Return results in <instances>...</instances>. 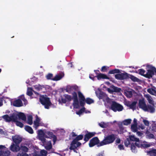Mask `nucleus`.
<instances>
[{"label": "nucleus", "instance_id": "obj_1", "mask_svg": "<svg viewBox=\"0 0 156 156\" xmlns=\"http://www.w3.org/2000/svg\"><path fill=\"white\" fill-rule=\"evenodd\" d=\"M96 94L99 99H103L107 107L114 112H120L123 110V107L121 105L115 101H112L105 93L101 92L99 90L96 91Z\"/></svg>", "mask_w": 156, "mask_h": 156}, {"label": "nucleus", "instance_id": "obj_2", "mask_svg": "<svg viewBox=\"0 0 156 156\" xmlns=\"http://www.w3.org/2000/svg\"><path fill=\"white\" fill-rule=\"evenodd\" d=\"M17 117H19L23 121H26V116L24 114L22 113H14L10 116L8 115H5L2 116V118L6 122H14L16 120Z\"/></svg>", "mask_w": 156, "mask_h": 156}, {"label": "nucleus", "instance_id": "obj_3", "mask_svg": "<svg viewBox=\"0 0 156 156\" xmlns=\"http://www.w3.org/2000/svg\"><path fill=\"white\" fill-rule=\"evenodd\" d=\"M139 106L140 108L145 112H148L151 113L154 112L155 109L154 106L147 105L145 103L144 98L140 99L139 101Z\"/></svg>", "mask_w": 156, "mask_h": 156}, {"label": "nucleus", "instance_id": "obj_4", "mask_svg": "<svg viewBox=\"0 0 156 156\" xmlns=\"http://www.w3.org/2000/svg\"><path fill=\"white\" fill-rule=\"evenodd\" d=\"M115 139V136L114 134L108 135L105 137L104 139L99 144L100 146L111 144Z\"/></svg>", "mask_w": 156, "mask_h": 156}, {"label": "nucleus", "instance_id": "obj_5", "mask_svg": "<svg viewBox=\"0 0 156 156\" xmlns=\"http://www.w3.org/2000/svg\"><path fill=\"white\" fill-rule=\"evenodd\" d=\"M78 93L79 98H80V101L81 106H83L85 104V102H86L87 104H89L93 103V100L90 98H87L85 99L84 96L80 91H79L78 92Z\"/></svg>", "mask_w": 156, "mask_h": 156}, {"label": "nucleus", "instance_id": "obj_6", "mask_svg": "<svg viewBox=\"0 0 156 156\" xmlns=\"http://www.w3.org/2000/svg\"><path fill=\"white\" fill-rule=\"evenodd\" d=\"M40 100L41 104L44 106L46 108L48 109L51 105L49 98L46 96H40Z\"/></svg>", "mask_w": 156, "mask_h": 156}, {"label": "nucleus", "instance_id": "obj_7", "mask_svg": "<svg viewBox=\"0 0 156 156\" xmlns=\"http://www.w3.org/2000/svg\"><path fill=\"white\" fill-rule=\"evenodd\" d=\"M21 100H22L24 103V104L27 103V101L24 98L23 96H21L20 99H18L14 101L13 105L14 106L16 107H20L23 106V103Z\"/></svg>", "mask_w": 156, "mask_h": 156}, {"label": "nucleus", "instance_id": "obj_8", "mask_svg": "<svg viewBox=\"0 0 156 156\" xmlns=\"http://www.w3.org/2000/svg\"><path fill=\"white\" fill-rule=\"evenodd\" d=\"M147 67L148 69L147 73L145 74V76L150 78L154 75V73H156V69L151 66H148Z\"/></svg>", "mask_w": 156, "mask_h": 156}, {"label": "nucleus", "instance_id": "obj_9", "mask_svg": "<svg viewBox=\"0 0 156 156\" xmlns=\"http://www.w3.org/2000/svg\"><path fill=\"white\" fill-rule=\"evenodd\" d=\"M10 151L4 146L0 145V156H9Z\"/></svg>", "mask_w": 156, "mask_h": 156}, {"label": "nucleus", "instance_id": "obj_10", "mask_svg": "<svg viewBox=\"0 0 156 156\" xmlns=\"http://www.w3.org/2000/svg\"><path fill=\"white\" fill-rule=\"evenodd\" d=\"M73 106L74 108H78L80 107V104L77 98V94L76 92L73 93Z\"/></svg>", "mask_w": 156, "mask_h": 156}, {"label": "nucleus", "instance_id": "obj_11", "mask_svg": "<svg viewBox=\"0 0 156 156\" xmlns=\"http://www.w3.org/2000/svg\"><path fill=\"white\" fill-rule=\"evenodd\" d=\"M79 89V87L76 85L72 86L69 85L67 87L66 90L68 92L71 93L73 95V93L76 92L75 91L78 90Z\"/></svg>", "mask_w": 156, "mask_h": 156}, {"label": "nucleus", "instance_id": "obj_12", "mask_svg": "<svg viewBox=\"0 0 156 156\" xmlns=\"http://www.w3.org/2000/svg\"><path fill=\"white\" fill-rule=\"evenodd\" d=\"M41 142L47 150H50L51 148L52 145L50 140H47L45 139L44 140V141Z\"/></svg>", "mask_w": 156, "mask_h": 156}, {"label": "nucleus", "instance_id": "obj_13", "mask_svg": "<svg viewBox=\"0 0 156 156\" xmlns=\"http://www.w3.org/2000/svg\"><path fill=\"white\" fill-rule=\"evenodd\" d=\"M38 132V139L41 141H44V140L45 139V137H46L44 131L42 130H39Z\"/></svg>", "mask_w": 156, "mask_h": 156}, {"label": "nucleus", "instance_id": "obj_14", "mask_svg": "<svg viewBox=\"0 0 156 156\" xmlns=\"http://www.w3.org/2000/svg\"><path fill=\"white\" fill-rule=\"evenodd\" d=\"M81 144L80 143L76 141V140H74L71 144L69 148L71 150H73L79 146Z\"/></svg>", "mask_w": 156, "mask_h": 156}, {"label": "nucleus", "instance_id": "obj_15", "mask_svg": "<svg viewBox=\"0 0 156 156\" xmlns=\"http://www.w3.org/2000/svg\"><path fill=\"white\" fill-rule=\"evenodd\" d=\"M10 149L13 152H17L20 150V148L17 144H13L11 145Z\"/></svg>", "mask_w": 156, "mask_h": 156}, {"label": "nucleus", "instance_id": "obj_16", "mask_svg": "<svg viewBox=\"0 0 156 156\" xmlns=\"http://www.w3.org/2000/svg\"><path fill=\"white\" fill-rule=\"evenodd\" d=\"M99 142L98 138L97 137H95L92 139L90 141L89 145L90 147H92L95 145L98 144Z\"/></svg>", "mask_w": 156, "mask_h": 156}, {"label": "nucleus", "instance_id": "obj_17", "mask_svg": "<svg viewBox=\"0 0 156 156\" xmlns=\"http://www.w3.org/2000/svg\"><path fill=\"white\" fill-rule=\"evenodd\" d=\"M121 90L120 88L112 86L111 89L108 88L107 90L108 92L110 93H112L113 92H119Z\"/></svg>", "mask_w": 156, "mask_h": 156}, {"label": "nucleus", "instance_id": "obj_18", "mask_svg": "<svg viewBox=\"0 0 156 156\" xmlns=\"http://www.w3.org/2000/svg\"><path fill=\"white\" fill-rule=\"evenodd\" d=\"M39 152H40L41 155L42 156L46 155L47 153V151L45 150H42L40 151L39 150H37V151H35L33 156H41L38 154Z\"/></svg>", "mask_w": 156, "mask_h": 156}, {"label": "nucleus", "instance_id": "obj_19", "mask_svg": "<svg viewBox=\"0 0 156 156\" xmlns=\"http://www.w3.org/2000/svg\"><path fill=\"white\" fill-rule=\"evenodd\" d=\"M72 98L70 95L67 94L64 95L62 98V100L63 103H66L67 101H70Z\"/></svg>", "mask_w": 156, "mask_h": 156}, {"label": "nucleus", "instance_id": "obj_20", "mask_svg": "<svg viewBox=\"0 0 156 156\" xmlns=\"http://www.w3.org/2000/svg\"><path fill=\"white\" fill-rule=\"evenodd\" d=\"M129 138L130 140L132 141H136V142L135 143V144L136 146L138 147H139V140L138 138H137L135 137V136L134 135H130L129 136Z\"/></svg>", "mask_w": 156, "mask_h": 156}, {"label": "nucleus", "instance_id": "obj_21", "mask_svg": "<svg viewBox=\"0 0 156 156\" xmlns=\"http://www.w3.org/2000/svg\"><path fill=\"white\" fill-rule=\"evenodd\" d=\"M41 119L37 116L36 117V119L34 122V127L36 129L41 125Z\"/></svg>", "mask_w": 156, "mask_h": 156}, {"label": "nucleus", "instance_id": "obj_22", "mask_svg": "<svg viewBox=\"0 0 156 156\" xmlns=\"http://www.w3.org/2000/svg\"><path fill=\"white\" fill-rule=\"evenodd\" d=\"M134 92V90L132 89H129L128 90H125V95L128 98L131 97L133 94Z\"/></svg>", "mask_w": 156, "mask_h": 156}, {"label": "nucleus", "instance_id": "obj_23", "mask_svg": "<svg viewBox=\"0 0 156 156\" xmlns=\"http://www.w3.org/2000/svg\"><path fill=\"white\" fill-rule=\"evenodd\" d=\"M13 141L15 144L20 143L21 141V138L19 136H15L12 137Z\"/></svg>", "mask_w": 156, "mask_h": 156}, {"label": "nucleus", "instance_id": "obj_24", "mask_svg": "<svg viewBox=\"0 0 156 156\" xmlns=\"http://www.w3.org/2000/svg\"><path fill=\"white\" fill-rule=\"evenodd\" d=\"M95 133L94 132L88 133H87L85 136L84 140L85 141H87L91 137L95 135Z\"/></svg>", "mask_w": 156, "mask_h": 156}, {"label": "nucleus", "instance_id": "obj_25", "mask_svg": "<svg viewBox=\"0 0 156 156\" xmlns=\"http://www.w3.org/2000/svg\"><path fill=\"white\" fill-rule=\"evenodd\" d=\"M147 91L149 93L152 95H155L156 94V89L154 87H152L151 88H148L147 90Z\"/></svg>", "mask_w": 156, "mask_h": 156}, {"label": "nucleus", "instance_id": "obj_26", "mask_svg": "<svg viewBox=\"0 0 156 156\" xmlns=\"http://www.w3.org/2000/svg\"><path fill=\"white\" fill-rule=\"evenodd\" d=\"M96 77L98 80L101 79H108V77L106 75L102 73L98 74Z\"/></svg>", "mask_w": 156, "mask_h": 156}, {"label": "nucleus", "instance_id": "obj_27", "mask_svg": "<svg viewBox=\"0 0 156 156\" xmlns=\"http://www.w3.org/2000/svg\"><path fill=\"white\" fill-rule=\"evenodd\" d=\"M64 76L63 73H62L57 75L55 77L52 79L53 80L57 81L60 80Z\"/></svg>", "mask_w": 156, "mask_h": 156}, {"label": "nucleus", "instance_id": "obj_28", "mask_svg": "<svg viewBox=\"0 0 156 156\" xmlns=\"http://www.w3.org/2000/svg\"><path fill=\"white\" fill-rule=\"evenodd\" d=\"M145 97L147 98L148 102L152 105L154 104V102L151 96L149 94L145 95Z\"/></svg>", "mask_w": 156, "mask_h": 156}, {"label": "nucleus", "instance_id": "obj_29", "mask_svg": "<svg viewBox=\"0 0 156 156\" xmlns=\"http://www.w3.org/2000/svg\"><path fill=\"white\" fill-rule=\"evenodd\" d=\"M20 119H21L19 117H17L16 120V121H14V122H16V125L17 126H19L21 128H22L23 126V124L22 123L19 121V120Z\"/></svg>", "mask_w": 156, "mask_h": 156}, {"label": "nucleus", "instance_id": "obj_30", "mask_svg": "<svg viewBox=\"0 0 156 156\" xmlns=\"http://www.w3.org/2000/svg\"><path fill=\"white\" fill-rule=\"evenodd\" d=\"M25 130L30 134H33L34 131L32 128L29 126H26L25 127Z\"/></svg>", "mask_w": 156, "mask_h": 156}, {"label": "nucleus", "instance_id": "obj_31", "mask_svg": "<svg viewBox=\"0 0 156 156\" xmlns=\"http://www.w3.org/2000/svg\"><path fill=\"white\" fill-rule=\"evenodd\" d=\"M34 87L36 90H43L44 87V86H42L39 84L35 85Z\"/></svg>", "mask_w": 156, "mask_h": 156}, {"label": "nucleus", "instance_id": "obj_32", "mask_svg": "<svg viewBox=\"0 0 156 156\" xmlns=\"http://www.w3.org/2000/svg\"><path fill=\"white\" fill-rule=\"evenodd\" d=\"M131 121V120L130 119L125 120L122 122V124L127 126L130 123Z\"/></svg>", "mask_w": 156, "mask_h": 156}, {"label": "nucleus", "instance_id": "obj_33", "mask_svg": "<svg viewBox=\"0 0 156 156\" xmlns=\"http://www.w3.org/2000/svg\"><path fill=\"white\" fill-rule=\"evenodd\" d=\"M27 123L31 125L32 123V117L31 115L28 116L27 119Z\"/></svg>", "mask_w": 156, "mask_h": 156}, {"label": "nucleus", "instance_id": "obj_34", "mask_svg": "<svg viewBox=\"0 0 156 156\" xmlns=\"http://www.w3.org/2000/svg\"><path fill=\"white\" fill-rule=\"evenodd\" d=\"M146 136L149 139L154 138V135L151 133H149V132L147 130L146 132Z\"/></svg>", "mask_w": 156, "mask_h": 156}, {"label": "nucleus", "instance_id": "obj_35", "mask_svg": "<svg viewBox=\"0 0 156 156\" xmlns=\"http://www.w3.org/2000/svg\"><path fill=\"white\" fill-rule=\"evenodd\" d=\"M148 154L151 156H156V150H153L150 151Z\"/></svg>", "mask_w": 156, "mask_h": 156}, {"label": "nucleus", "instance_id": "obj_36", "mask_svg": "<svg viewBox=\"0 0 156 156\" xmlns=\"http://www.w3.org/2000/svg\"><path fill=\"white\" fill-rule=\"evenodd\" d=\"M136 103V102L134 101L132 103L130 104H129V106L130 108L133 109L135 107Z\"/></svg>", "mask_w": 156, "mask_h": 156}, {"label": "nucleus", "instance_id": "obj_37", "mask_svg": "<svg viewBox=\"0 0 156 156\" xmlns=\"http://www.w3.org/2000/svg\"><path fill=\"white\" fill-rule=\"evenodd\" d=\"M131 129L134 132H136L137 130V125L133 124L131 126Z\"/></svg>", "mask_w": 156, "mask_h": 156}, {"label": "nucleus", "instance_id": "obj_38", "mask_svg": "<svg viewBox=\"0 0 156 156\" xmlns=\"http://www.w3.org/2000/svg\"><path fill=\"white\" fill-rule=\"evenodd\" d=\"M99 125L102 128L106 127L108 126L107 123L104 122H101L99 123Z\"/></svg>", "mask_w": 156, "mask_h": 156}, {"label": "nucleus", "instance_id": "obj_39", "mask_svg": "<svg viewBox=\"0 0 156 156\" xmlns=\"http://www.w3.org/2000/svg\"><path fill=\"white\" fill-rule=\"evenodd\" d=\"M49 138L51 139H52L54 143L53 144H55L57 140L56 136L54 135H52L51 136L49 137Z\"/></svg>", "mask_w": 156, "mask_h": 156}, {"label": "nucleus", "instance_id": "obj_40", "mask_svg": "<svg viewBox=\"0 0 156 156\" xmlns=\"http://www.w3.org/2000/svg\"><path fill=\"white\" fill-rule=\"evenodd\" d=\"M136 147L134 145V144H132L131 147V149L132 150V151L133 152H136Z\"/></svg>", "mask_w": 156, "mask_h": 156}, {"label": "nucleus", "instance_id": "obj_41", "mask_svg": "<svg viewBox=\"0 0 156 156\" xmlns=\"http://www.w3.org/2000/svg\"><path fill=\"white\" fill-rule=\"evenodd\" d=\"M119 70L118 69H115L113 70L110 71L109 72V73L111 74H114L116 73H118Z\"/></svg>", "mask_w": 156, "mask_h": 156}, {"label": "nucleus", "instance_id": "obj_42", "mask_svg": "<svg viewBox=\"0 0 156 156\" xmlns=\"http://www.w3.org/2000/svg\"><path fill=\"white\" fill-rule=\"evenodd\" d=\"M141 119H143V121L144 124V125L145 126H149V122L148 120H146V119H143L142 118H141Z\"/></svg>", "mask_w": 156, "mask_h": 156}, {"label": "nucleus", "instance_id": "obj_43", "mask_svg": "<svg viewBox=\"0 0 156 156\" xmlns=\"http://www.w3.org/2000/svg\"><path fill=\"white\" fill-rule=\"evenodd\" d=\"M17 156H29L27 154L23 153L20 152L18 153Z\"/></svg>", "mask_w": 156, "mask_h": 156}, {"label": "nucleus", "instance_id": "obj_44", "mask_svg": "<svg viewBox=\"0 0 156 156\" xmlns=\"http://www.w3.org/2000/svg\"><path fill=\"white\" fill-rule=\"evenodd\" d=\"M32 90L31 88H28L27 92V94L29 95L30 96L32 94Z\"/></svg>", "mask_w": 156, "mask_h": 156}, {"label": "nucleus", "instance_id": "obj_45", "mask_svg": "<svg viewBox=\"0 0 156 156\" xmlns=\"http://www.w3.org/2000/svg\"><path fill=\"white\" fill-rule=\"evenodd\" d=\"M85 108H83L80 109L79 111L77 112L76 113L78 115H80L83 112L85 111Z\"/></svg>", "mask_w": 156, "mask_h": 156}, {"label": "nucleus", "instance_id": "obj_46", "mask_svg": "<svg viewBox=\"0 0 156 156\" xmlns=\"http://www.w3.org/2000/svg\"><path fill=\"white\" fill-rule=\"evenodd\" d=\"M85 108H83L80 109L79 111L77 112L76 113L78 115H80L83 112L85 111Z\"/></svg>", "mask_w": 156, "mask_h": 156}, {"label": "nucleus", "instance_id": "obj_47", "mask_svg": "<svg viewBox=\"0 0 156 156\" xmlns=\"http://www.w3.org/2000/svg\"><path fill=\"white\" fill-rule=\"evenodd\" d=\"M20 149L25 152L27 151L28 148L25 146H22L20 147Z\"/></svg>", "mask_w": 156, "mask_h": 156}, {"label": "nucleus", "instance_id": "obj_48", "mask_svg": "<svg viewBox=\"0 0 156 156\" xmlns=\"http://www.w3.org/2000/svg\"><path fill=\"white\" fill-rule=\"evenodd\" d=\"M83 136L82 135H80L77 136L74 140H76V141L82 139Z\"/></svg>", "mask_w": 156, "mask_h": 156}, {"label": "nucleus", "instance_id": "obj_49", "mask_svg": "<svg viewBox=\"0 0 156 156\" xmlns=\"http://www.w3.org/2000/svg\"><path fill=\"white\" fill-rule=\"evenodd\" d=\"M108 68V67L105 66H103L101 69V71L103 72H105Z\"/></svg>", "mask_w": 156, "mask_h": 156}, {"label": "nucleus", "instance_id": "obj_50", "mask_svg": "<svg viewBox=\"0 0 156 156\" xmlns=\"http://www.w3.org/2000/svg\"><path fill=\"white\" fill-rule=\"evenodd\" d=\"M46 78L48 79H53L52 78V75L51 74H49L47 75L46 76Z\"/></svg>", "mask_w": 156, "mask_h": 156}, {"label": "nucleus", "instance_id": "obj_51", "mask_svg": "<svg viewBox=\"0 0 156 156\" xmlns=\"http://www.w3.org/2000/svg\"><path fill=\"white\" fill-rule=\"evenodd\" d=\"M139 73L141 75H144L145 73V71L142 69L139 70Z\"/></svg>", "mask_w": 156, "mask_h": 156}, {"label": "nucleus", "instance_id": "obj_52", "mask_svg": "<svg viewBox=\"0 0 156 156\" xmlns=\"http://www.w3.org/2000/svg\"><path fill=\"white\" fill-rule=\"evenodd\" d=\"M115 77L117 79H122V76L121 74H117L115 75Z\"/></svg>", "mask_w": 156, "mask_h": 156}, {"label": "nucleus", "instance_id": "obj_53", "mask_svg": "<svg viewBox=\"0 0 156 156\" xmlns=\"http://www.w3.org/2000/svg\"><path fill=\"white\" fill-rule=\"evenodd\" d=\"M131 79L132 80L134 81H137L138 80V79L133 76H131Z\"/></svg>", "mask_w": 156, "mask_h": 156}, {"label": "nucleus", "instance_id": "obj_54", "mask_svg": "<svg viewBox=\"0 0 156 156\" xmlns=\"http://www.w3.org/2000/svg\"><path fill=\"white\" fill-rule=\"evenodd\" d=\"M130 144V142L129 140L128 139H127V140L125 142V144L126 146V147H128L129 145Z\"/></svg>", "mask_w": 156, "mask_h": 156}, {"label": "nucleus", "instance_id": "obj_55", "mask_svg": "<svg viewBox=\"0 0 156 156\" xmlns=\"http://www.w3.org/2000/svg\"><path fill=\"white\" fill-rule=\"evenodd\" d=\"M118 148L120 150H123L124 149L123 145H119L118 146Z\"/></svg>", "mask_w": 156, "mask_h": 156}, {"label": "nucleus", "instance_id": "obj_56", "mask_svg": "<svg viewBox=\"0 0 156 156\" xmlns=\"http://www.w3.org/2000/svg\"><path fill=\"white\" fill-rule=\"evenodd\" d=\"M44 87V89H45V90H47L49 89L50 87L48 85H45V86H43Z\"/></svg>", "mask_w": 156, "mask_h": 156}, {"label": "nucleus", "instance_id": "obj_57", "mask_svg": "<svg viewBox=\"0 0 156 156\" xmlns=\"http://www.w3.org/2000/svg\"><path fill=\"white\" fill-rule=\"evenodd\" d=\"M137 135L139 136H141L143 134L142 133H141L140 132H137Z\"/></svg>", "mask_w": 156, "mask_h": 156}, {"label": "nucleus", "instance_id": "obj_58", "mask_svg": "<svg viewBox=\"0 0 156 156\" xmlns=\"http://www.w3.org/2000/svg\"><path fill=\"white\" fill-rule=\"evenodd\" d=\"M120 140L119 138L117 139L116 140V142L118 144L119 143H120Z\"/></svg>", "mask_w": 156, "mask_h": 156}, {"label": "nucleus", "instance_id": "obj_59", "mask_svg": "<svg viewBox=\"0 0 156 156\" xmlns=\"http://www.w3.org/2000/svg\"><path fill=\"white\" fill-rule=\"evenodd\" d=\"M137 125V120L136 119H134L133 120V124Z\"/></svg>", "mask_w": 156, "mask_h": 156}, {"label": "nucleus", "instance_id": "obj_60", "mask_svg": "<svg viewBox=\"0 0 156 156\" xmlns=\"http://www.w3.org/2000/svg\"><path fill=\"white\" fill-rule=\"evenodd\" d=\"M139 127L140 128L142 129H145V127L143 125H141Z\"/></svg>", "mask_w": 156, "mask_h": 156}, {"label": "nucleus", "instance_id": "obj_61", "mask_svg": "<svg viewBox=\"0 0 156 156\" xmlns=\"http://www.w3.org/2000/svg\"><path fill=\"white\" fill-rule=\"evenodd\" d=\"M103 154V153L101 152V153L98 154L97 156H104Z\"/></svg>", "mask_w": 156, "mask_h": 156}, {"label": "nucleus", "instance_id": "obj_62", "mask_svg": "<svg viewBox=\"0 0 156 156\" xmlns=\"http://www.w3.org/2000/svg\"><path fill=\"white\" fill-rule=\"evenodd\" d=\"M3 105L2 101V99H0V107L1 106Z\"/></svg>", "mask_w": 156, "mask_h": 156}, {"label": "nucleus", "instance_id": "obj_63", "mask_svg": "<svg viewBox=\"0 0 156 156\" xmlns=\"http://www.w3.org/2000/svg\"><path fill=\"white\" fill-rule=\"evenodd\" d=\"M145 146L147 147H150V146L149 144H147Z\"/></svg>", "mask_w": 156, "mask_h": 156}, {"label": "nucleus", "instance_id": "obj_64", "mask_svg": "<svg viewBox=\"0 0 156 156\" xmlns=\"http://www.w3.org/2000/svg\"><path fill=\"white\" fill-rule=\"evenodd\" d=\"M89 77L90 79H92V80H93V77H91V76H89Z\"/></svg>", "mask_w": 156, "mask_h": 156}]
</instances>
